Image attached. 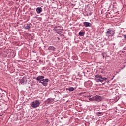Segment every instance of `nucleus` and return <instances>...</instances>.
Instances as JSON below:
<instances>
[{
  "label": "nucleus",
  "instance_id": "10",
  "mask_svg": "<svg viewBox=\"0 0 126 126\" xmlns=\"http://www.w3.org/2000/svg\"><path fill=\"white\" fill-rule=\"evenodd\" d=\"M83 24L84 25V26H85V27H91V23H89V22H84L83 23Z\"/></svg>",
  "mask_w": 126,
  "mask_h": 126
},
{
  "label": "nucleus",
  "instance_id": "13",
  "mask_svg": "<svg viewBox=\"0 0 126 126\" xmlns=\"http://www.w3.org/2000/svg\"><path fill=\"white\" fill-rule=\"evenodd\" d=\"M24 78H23L22 79L20 80V83H21V84H23V83H24Z\"/></svg>",
  "mask_w": 126,
  "mask_h": 126
},
{
  "label": "nucleus",
  "instance_id": "5",
  "mask_svg": "<svg viewBox=\"0 0 126 126\" xmlns=\"http://www.w3.org/2000/svg\"><path fill=\"white\" fill-rule=\"evenodd\" d=\"M54 30L56 31L57 34H61L63 32V27L60 26H55L54 27Z\"/></svg>",
  "mask_w": 126,
  "mask_h": 126
},
{
  "label": "nucleus",
  "instance_id": "8",
  "mask_svg": "<svg viewBox=\"0 0 126 126\" xmlns=\"http://www.w3.org/2000/svg\"><path fill=\"white\" fill-rule=\"evenodd\" d=\"M48 51H50V52H55L56 51V48L54 46H49L48 48Z\"/></svg>",
  "mask_w": 126,
  "mask_h": 126
},
{
  "label": "nucleus",
  "instance_id": "2",
  "mask_svg": "<svg viewBox=\"0 0 126 126\" xmlns=\"http://www.w3.org/2000/svg\"><path fill=\"white\" fill-rule=\"evenodd\" d=\"M108 78L106 77H103L101 75H100L99 74L95 75V80L96 81V82H101L102 83V82H106V80H107Z\"/></svg>",
  "mask_w": 126,
  "mask_h": 126
},
{
  "label": "nucleus",
  "instance_id": "21",
  "mask_svg": "<svg viewBox=\"0 0 126 126\" xmlns=\"http://www.w3.org/2000/svg\"><path fill=\"white\" fill-rule=\"evenodd\" d=\"M58 40H60V38H59V37H58Z\"/></svg>",
  "mask_w": 126,
  "mask_h": 126
},
{
  "label": "nucleus",
  "instance_id": "14",
  "mask_svg": "<svg viewBox=\"0 0 126 126\" xmlns=\"http://www.w3.org/2000/svg\"><path fill=\"white\" fill-rule=\"evenodd\" d=\"M25 29H30V26L27 25L26 27H25Z\"/></svg>",
  "mask_w": 126,
  "mask_h": 126
},
{
  "label": "nucleus",
  "instance_id": "19",
  "mask_svg": "<svg viewBox=\"0 0 126 126\" xmlns=\"http://www.w3.org/2000/svg\"><path fill=\"white\" fill-rule=\"evenodd\" d=\"M125 66H124V67H121V69H124V68H125Z\"/></svg>",
  "mask_w": 126,
  "mask_h": 126
},
{
  "label": "nucleus",
  "instance_id": "16",
  "mask_svg": "<svg viewBox=\"0 0 126 126\" xmlns=\"http://www.w3.org/2000/svg\"><path fill=\"white\" fill-rule=\"evenodd\" d=\"M96 115H97V116H100V115H102V112H98L96 113Z\"/></svg>",
  "mask_w": 126,
  "mask_h": 126
},
{
  "label": "nucleus",
  "instance_id": "1",
  "mask_svg": "<svg viewBox=\"0 0 126 126\" xmlns=\"http://www.w3.org/2000/svg\"><path fill=\"white\" fill-rule=\"evenodd\" d=\"M45 77L44 76H38L37 77L35 78L36 80L39 81V83H42L43 86H47L48 85V82H49V79H44Z\"/></svg>",
  "mask_w": 126,
  "mask_h": 126
},
{
  "label": "nucleus",
  "instance_id": "15",
  "mask_svg": "<svg viewBox=\"0 0 126 126\" xmlns=\"http://www.w3.org/2000/svg\"><path fill=\"white\" fill-rule=\"evenodd\" d=\"M125 41H126V39H122L121 41H120V42H121V43H122V44H125Z\"/></svg>",
  "mask_w": 126,
  "mask_h": 126
},
{
  "label": "nucleus",
  "instance_id": "17",
  "mask_svg": "<svg viewBox=\"0 0 126 126\" xmlns=\"http://www.w3.org/2000/svg\"><path fill=\"white\" fill-rule=\"evenodd\" d=\"M124 38L126 40V34L124 35Z\"/></svg>",
  "mask_w": 126,
  "mask_h": 126
},
{
  "label": "nucleus",
  "instance_id": "18",
  "mask_svg": "<svg viewBox=\"0 0 126 126\" xmlns=\"http://www.w3.org/2000/svg\"><path fill=\"white\" fill-rule=\"evenodd\" d=\"M88 98H90L91 97V94H88Z\"/></svg>",
  "mask_w": 126,
  "mask_h": 126
},
{
  "label": "nucleus",
  "instance_id": "22",
  "mask_svg": "<svg viewBox=\"0 0 126 126\" xmlns=\"http://www.w3.org/2000/svg\"><path fill=\"white\" fill-rule=\"evenodd\" d=\"M120 38H122V36H119Z\"/></svg>",
  "mask_w": 126,
  "mask_h": 126
},
{
  "label": "nucleus",
  "instance_id": "12",
  "mask_svg": "<svg viewBox=\"0 0 126 126\" xmlns=\"http://www.w3.org/2000/svg\"><path fill=\"white\" fill-rule=\"evenodd\" d=\"M84 32H79V36H80V37H83V36H84Z\"/></svg>",
  "mask_w": 126,
  "mask_h": 126
},
{
  "label": "nucleus",
  "instance_id": "6",
  "mask_svg": "<svg viewBox=\"0 0 126 126\" xmlns=\"http://www.w3.org/2000/svg\"><path fill=\"white\" fill-rule=\"evenodd\" d=\"M40 106V101L39 100H35L32 103V108H38Z\"/></svg>",
  "mask_w": 126,
  "mask_h": 126
},
{
  "label": "nucleus",
  "instance_id": "7",
  "mask_svg": "<svg viewBox=\"0 0 126 126\" xmlns=\"http://www.w3.org/2000/svg\"><path fill=\"white\" fill-rule=\"evenodd\" d=\"M54 102V99L53 98H48L45 101V104H50L51 103H53Z\"/></svg>",
  "mask_w": 126,
  "mask_h": 126
},
{
  "label": "nucleus",
  "instance_id": "3",
  "mask_svg": "<svg viewBox=\"0 0 126 126\" xmlns=\"http://www.w3.org/2000/svg\"><path fill=\"white\" fill-rule=\"evenodd\" d=\"M90 101H96V102H101L102 101V97L99 95L93 96L92 98H89Z\"/></svg>",
  "mask_w": 126,
  "mask_h": 126
},
{
  "label": "nucleus",
  "instance_id": "9",
  "mask_svg": "<svg viewBox=\"0 0 126 126\" xmlns=\"http://www.w3.org/2000/svg\"><path fill=\"white\" fill-rule=\"evenodd\" d=\"M43 11V9L41 7H38L36 9V12L38 13V14H40L41 12Z\"/></svg>",
  "mask_w": 126,
  "mask_h": 126
},
{
  "label": "nucleus",
  "instance_id": "20",
  "mask_svg": "<svg viewBox=\"0 0 126 126\" xmlns=\"http://www.w3.org/2000/svg\"><path fill=\"white\" fill-rule=\"evenodd\" d=\"M92 14V13H89V15H91Z\"/></svg>",
  "mask_w": 126,
  "mask_h": 126
},
{
  "label": "nucleus",
  "instance_id": "4",
  "mask_svg": "<svg viewBox=\"0 0 126 126\" xmlns=\"http://www.w3.org/2000/svg\"><path fill=\"white\" fill-rule=\"evenodd\" d=\"M106 36L107 37H111L115 35V31L111 30V29H108V31L106 32Z\"/></svg>",
  "mask_w": 126,
  "mask_h": 126
},
{
  "label": "nucleus",
  "instance_id": "11",
  "mask_svg": "<svg viewBox=\"0 0 126 126\" xmlns=\"http://www.w3.org/2000/svg\"><path fill=\"white\" fill-rule=\"evenodd\" d=\"M66 90H68L70 92H71V91H73L74 90V88L71 87L69 88H67Z\"/></svg>",
  "mask_w": 126,
  "mask_h": 126
}]
</instances>
